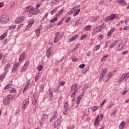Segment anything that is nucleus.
Instances as JSON below:
<instances>
[{"label": "nucleus", "instance_id": "f257e3e1", "mask_svg": "<svg viewBox=\"0 0 129 129\" xmlns=\"http://www.w3.org/2000/svg\"><path fill=\"white\" fill-rule=\"evenodd\" d=\"M24 11L25 12H29L30 15H38L40 13V10L37 8H33L31 6L24 9Z\"/></svg>", "mask_w": 129, "mask_h": 129}, {"label": "nucleus", "instance_id": "f03ea898", "mask_svg": "<svg viewBox=\"0 0 129 129\" xmlns=\"http://www.w3.org/2000/svg\"><path fill=\"white\" fill-rule=\"evenodd\" d=\"M10 20V17L6 14L3 15L0 18V22L2 25H6Z\"/></svg>", "mask_w": 129, "mask_h": 129}, {"label": "nucleus", "instance_id": "7ed1b4c3", "mask_svg": "<svg viewBox=\"0 0 129 129\" xmlns=\"http://www.w3.org/2000/svg\"><path fill=\"white\" fill-rule=\"evenodd\" d=\"M129 78V73H125L122 75V76L118 79L117 83H120L121 81H123L125 79V78Z\"/></svg>", "mask_w": 129, "mask_h": 129}, {"label": "nucleus", "instance_id": "20e7f679", "mask_svg": "<svg viewBox=\"0 0 129 129\" xmlns=\"http://www.w3.org/2000/svg\"><path fill=\"white\" fill-rule=\"evenodd\" d=\"M104 25L102 24L100 26L96 27L93 30V35H96L97 33H99L100 31H101L102 29H103Z\"/></svg>", "mask_w": 129, "mask_h": 129}, {"label": "nucleus", "instance_id": "39448f33", "mask_svg": "<svg viewBox=\"0 0 129 129\" xmlns=\"http://www.w3.org/2000/svg\"><path fill=\"white\" fill-rule=\"evenodd\" d=\"M106 73H107V68H105L102 70L101 73V75L99 77V81H101L103 78H104V76L106 75Z\"/></svg>", "mask_w": 129, "mask_h": 129}, {"label": "nucleus", "instance_id": "423d86ee", "mask_svg": "<svg viewBox=\"0 0 129 129\" xmlns=\"http://www.w3.org/2000/svg\"><path fill=\"white\" fill-rule=\"evenodd\" d=\"M114 18H115V15L112 14V15H110L109 16L106 17L104 19V21H105V22H109V21H112V20H113V19H114Z\"/></svg>", "mask_w": 129, "mask_h": 129}, {"label": "nucleus", "instance_id": "0eeeda50", "mask_svg": "<svg viewBox=\"0 0 129 129\" xmlns=\"http://www.w3.org/2000/svg\"><path fill=\"white\" fill-rule=\"evenodd\" d=\"M111 77H112V73H109L108 74L107 76L103 79V81L104 82H107Z\"/></svg>", "mask_w": 129, "mask_h": 129}, {"label": "nucleus", "instance_id": "6e6552de", "mask_svg": "<svg viewBox=\"0 0 129 129\" xmlns=\"http://www.w3.org/2000/svg\"><path fill=\"white\" fill-rule=\"evenodd\" d=\"M33 24H34V19H30L29 22H28V25H27V27H26V30L28 31V30H30V28L33 25Z\"/></svg>", "mask_w": 129, "mask_h": 129}, {"label": "nucleus", "instance_id": "1a4fd4ad", "mask_svg": "<svg viewBox=\"0 0 129 129\" xmlns=\"http://www.w3.org/2000/svg\"><path fill=\"white\" fill-rule=\"evenodd\" d=\"M116 3L119 5H121V6H126L127 5L126 2L124 0H116Z\"/></svg>", "mask_w": 129, "mask_h": 129}, {"label": "nucleus", "instance_id": "9d476101", "mask_svg": "<svg viewBox=\"0 0 129 129\" xmlns=\"http://www.w3.org/2000/svg\"><path fill=\"white\" fill-rule=\"evenodd\" d=\"M25 20V17L21 16V17L17 19L15 22L16 24H20V23H22V21H23Z\"/></svg>", "mask_w": 129, "mask_h": 129}, {"label": "nucleus", "instance_id": "9b49d317", "mask_svg": "<svg viewBox=\"0 0 129 129\" xmlns=\"http://www.w3.org/2000/svg\"><path fill=\"white\" fill-rule=\"evenodd\" d=\"M59 36V32H56L54 34V40L53 41V42L54 43H58V41H59V38L58 37Z\"/></svg>", "mask_w": 129, "mask_h": 129}, {"label": "nucleus", "instance_id": "f8f14e48", "mask_svg": "<svg viewBox=\"0 0 129 129\" xmlns=\"http://www.w3.org/2000/svg\"><path fill=\"white\" fill-rule=\"evenodd\" d=\"M126 43V41L125 40H122L118 45V47H120V49H122V48L125 46Z\"/></svg>", "mask_w": 129, "mask_h": 129}, {"label": "nucleus", "instance_id": "ddd939ff", "mask_svg": "<svg viewBox=\"0 0 129 129\" xmlns=\"http://www.w3.org/2000/svg\"><path fill=\"white\" fill-rule=\"evenodd\" d=\"M114 31H115V28L114 27L112 28L110 30L108 31L107 35V37H110L111 36V34H112Z\"/></svg>", "mask_w": 129, "mask_h": 129}, {"label": "nucleus", "instance_id": "4468645a", "mask_svg": "<svg viewBox=\"0 0 129 129\" xmlns=\"http://www.w3.org/2000/svg\"><path fill=\"white\" fill-rule=\"evenodd\" d=\"M99 115H97L96 118L95 119L94 121V125H98L99 124Z\"/></svg>", "mask_w": 129, "mask_h": 129}, {"label": "nucleus", "instance_id": "2eb2a0df", "mask_svg": "<svg viewBox=\"0 0 129 129\" xmlns=\"http://www.w3.org/2000/svg\"><path fill=\"white\" fill-rule=\"evenodd\" d=\"M79 35L78 34H76L75 36H73L72 38L69 39V42L70 43L71 42H73V41L76 40L77 38H78Z\"/></svg>", "mask_w": 129, "mask_h": 129}, {"label": "nucleus", "instance_id": "dca6fc26", "mask_svg": "<svg viewBox=\"0 0 129 129\" xmlns=\"http://www.w3.org/2000/svg\"><path fill=\"white\" fill-rule=\"evenodd\" d=\"M79 6H75L73 9H71V10L68 13L69 15H72L73 14V12H75L76 11V9L78 8H79Z\"/></svg>", "mask_w": 129, "mask_h": 129}, {"label": "nucleus", "instance_id": "f3484780", "mask_svg": "<svg viewBox=\"0 0 129 129\" xmlns=\"http://www.w3.org/2000/svg\"><path fill=\"white\" fill-rule=\"evenodd\" d=\"M98 18H99V16H94L91 18V22L92 23H95L97 20H98Z\"/></svg>", "mask_w": 129, "mask_h": 129}, {"label": "nucleus", "instance_id": "a211bd4d", "mask_svg": "<svg viewBox=\"0 0 129 129\" xmlns=\"http://www.w3.org/2000/svg\"><path fill=\"white\" fill-rule=\"evenodd\" d=\"M30 81H28L27 83H26L25 87H24L23 89V92H26V91L29 88V86L30 85Z\"/></svg>", "mask_w": 129, "mask_h": 129}, {"label": "nucleus", "instance_id": "6ab92c4d", "mask_svg": "<svg viewBox=\"0 0 129 129\" xmlns=\"http://www.w3.org/2000/svg\"><path fill=\"white\" fill-rule=\"evenodd\" d=\"M125 125V123H124V121L123 120L120 123V124L119 125V129H123V128H124Z\"/></svg>", "mask_w": 129, "mask_h": 129}, {"label": "nucleus", "instance_id": "aec40b11", "mask_svg": "<svg viewBox=\"0 0 129 129\" xmlns=\"http://www.w3.org/2000/svg\"><path fill=\"white\" fill-rule=\"evenodd\" d=\"M23 106L25 107V106H27L28 104H29V98L26 99L23 101Z\"/></svg>", "mask_w": 129, "mask_h": 129}, {"label": "nucleus", "instance_id": "412c9836", "mask_svg": "<svg viewBox=\"0 0 129 129\" xmlns=\"http://www.w3.org/2000/svg\"><path fill=\"white\" fill-rule=\"evenodd\" d=\"M47 118H48V115L46 114H43L42 115L41 119L44 121H45V120H47Z\"/></svg>", "mask_w": 129, "mask_h": 129}, {"label": "nucleus", "instance_id": "4be33fe9", "mask_svg": "<svg viewBox=\"0 0 129 129\" xmlns=\"http://www.w3.org/2000/svg\"><path fill=\"white\" fill-rule=\"evenodd\" d=\"M9 91L10 93H15V92L17 91V90L13 87H11L9 89Z\"/></svg>", "mask_w": 129, "mask_h": 129}, {"label": "nucleus", "instance_id": "5701e85b", "mask_svg": "<svg viewBox=\"0 0 129 129\" xmlns=\"http://www.w3.org/2000/svg\"><path fill=\"white\" fill-rule=\"evenodd\" d=\"M46 55L47 58H50V57H51V50H50V48L46 51Z\"/></svg>", "mask_w": 129, "mask_h": 129}, {"label": "nucleus", "instance_id": "b1692460", "mask_svg": "<svg viewBox=\"0 0 129 129\" xmlns=\"http://www.w3.org/2000/svg\"><path fill=\"white\" fill-rule=\"evenodd\" d=\"M24 58H25V53H22L19 57V61L22 62L24 59Z\"/></svg>", "mask_w": 129, "mask_h": 129}, {"label": "nucleus", "instance_id": "393cba45", "mask_svg": "<svg viewBox=\"0 0 129 129\" xmlns=\"http://www.w3.org/2000/svg\"><path fill=\"white\" fill-rule=\"evenodd\" d=\"M10 101H9L8 99L6 98L5 99H4L3 100V103L5 105H8L9 104Z\"/></svg>", "mask_w": 129, "mask_h": 129}, {"label": "nucleus", "instance_id": "a878e982", "mask_svg": "<svg viewBox=\"0 0 129 129\" xmlns=\"http://www.w3.org/2000/svg\"><path fill=\"white\" fill-rule=\"evenodd\" d=\"M78 86V85H77V84H74L71 87V90L72 91H74V90H75V89H76V88H77V87Z\"/></svg>", "mask_w": 129, "mask_h": 129}, {"label": "nucleus", "instance_id": "bb28decb", "mask_svg": "<svg viewBox=\"0 0 129 129\" xmlns=\"http://www.w3.org/2000/svg\"><path fill=\"white\" fill-rule=\"evenodd\" d=\"M59 124H60V120H57L54 122L53 125L54 127H58V126H59Z\"/></svg>", "mask_w": 129, "mask_h": 129}, {"label": "nucleus", "instance_id": "cd10ccee", "mask_svg": "<svg viewBox=\"0 0 129 129\" xmlns=\"http://www.w3.org/2000/svg\"><path fill=\"white\" fill-rule=\"evenodd\" d=\"M7 35H8V33L5 32L0 37V40H4L6 37H7Z\"/></svg>", "mask_w": 129, "mask_h": 129}, {"label": "nucleus", "instance_id": "c85d7f7f", "mask_svg": "<svg viewBox=\"0 0 129 129\" xmlns=\"http://www.w3.org/2000/svg\"><path fill=\"white\" fill-rule=\"evenodd\" d=\"M91 109H92V111H93V112H94V111H96L97 109H98V106H94L92 107Z\"/></svg>", "mask_w": 129, "mask_h": 129}, {"label": "nucleus", "instance_id": "c756f323", "mask_svg": "<svg viewBox=\"0 0 129 129\" xmlns=\"http://www.w3.org/2000/svg\"><path fill=\"white\" fill-rule=\"evenodd\" d=\"M79 13H80V9H78L76 12H75L74 14V17H76V16H77V15H78V14H79Z\"/></svg>", "mask_w": 129, "mask_h": 129}, {"label": "nucleus", "instance_id": "7c9ffc66", "mask_svg": "<svg viewBox=\"0 0 129 129\" xmlns=\"http://www.w3.org/2000/svg\"><path fill=\"white\" fill-rule=\"evenodd\" d=\"M91 28H92V26L91 25H88L85 27V31H89V30H90Z\"/></svg>", "mask_w": 129, "mask_h": 129}, {"label": "nucleus", "instance_id": "2f4dec72", "mask_svg": "<svg viewBox=\"0 0 129 129\" xmlns=\"http://www.w3.org/2000/svg\"><path fill=\"white\" fill-rule=\"evenodd\" d=\"M11 86H12V84H8L5 87L4 89L5 90H6V89H10V88H11Z\"/></svg>", "mask_w": 129, "mask_h": 129}, {"label": "nucleus", "instance_id": "473e14b6", "mask_svg": "<svg viewBox=\"0 0 129 129\" xmlns=\"http://www.w3.org/2000/svg\"><path fill=\"white\" fill-rule=\"evenodd\" d=\"M63 11H64V10H63V9H61L59 12H58L56 14V17H59V16H60V15H61V14H62V13H63Z\"/></svg>", "mask_w": 129, "mask_h": 129}, {"label": "nucleus", "instance_id": "72a5a7b5", "mask_svg": "<svg viewBox=\"0 0 129 129\" xmlns=\"http://www.w3.org/2000/svg\"><path fill=\"white\" fill-rule=\"evenodd\" d=\"M115 45H116V42H113L112 44H111L109 46V49H110L111 48H113V47H114L115 46Z\"/></svg>", "mask_w": 129, "mask_h": 129}, {"label": "nucleus", "instance_id": "f704fd0d", "mask_svg": "<svg viewBox=\"0 0 129 129\" xmlns=\"http://www.w3.org/2000/svg\"><path fill=\"white\" fill-rule=\"evenodd\" d=\"M107 57H108V54H106L105 55H104L103 56V57L101 58V61H102V62H103V61H105L106 60V58H107Z\"/></svg>", "mask_w": 129, "mask_h": 129}, {"label": "nucleus", "instance_id": "c9c22d12", "mask_svg": "<svg viewBox=\"0 0 129 129\" xmlns=\"http://www.w3.org/2000/svg\"><path fill=\"white\" fill-rule=\"evenodd\" d=\"M6 75H7V73H5L3 74L2 76H0V80H4V78H5Z\"/></svg>", "mask_w": 129, "mask_h": 129}, {"label": "nucleus", "instance_id": "e433bc0d", "mask_svg": "<svg viewBox=\"0 0 129 129\" xmlns=\"http://www.w3.org/2000/svg\"><path fill=\"white\" fill-rule=\"evenodd\" d=\"M40 29H37L35 31V33L36 34V36L37 37H40Z\"/></svg>", "mask_w": 129, "mask_h": 129}, {"label": "nucleus", "instance_id": "4c0bfd02", "mask_svg": "<svg viewBox=\"0 0 129 129\" xmlns=\"http://www.w3.org/2000/svg\"><path fill=\"white\" fill-rule=\"evenodd\" d=\"M17 70H18V68H16V67H13L12 68V72L13 73H15L17 72Z\"/></svg>", "mask_w": 129, "mask_h": 129}, {"label": "nucleus", "instance_id": "58836bf2", "mask_svg": "<svg viewBox=\"0 0 129 129\" xmlns=\"http://www.w3.org/2000/svg\"><path fill=\"white\" fill-rule=\"evenodd\" d=\"M77 93V90H75L71 94V97H74L75 96V94Z\"/></svg>", "mask_w": 129, "mask_h": 129}, {"label": "nucleus", "instance_id": "ea45409f", "mask_svg": "<svg viewBox=\"0 0 129 129\" xmlns=\"http://www.w3.org/2000/svg\"><path fill=\"white\" fill-rule=\"evenodd\" d=\"M99 48H100V45H96L95 46L94 50V51H98V50H99Z\"/></svg>", "mask_w": 129, "mask_h": 129}, {"label": "nucleus", "instance_id": "a19ab883", "mask_svg": "<svg viewBox=\"0 0 129 129\" xmlns=\"http://www.w3.org/2000/svg\"><path fill=\"white\" fill-rule=\"evenodd\" d=\"M27 70V68L26 67H22L21 69V72H24V71H26Z\"/></svg>", "mask_w": 129, "mask_h": 129}, {"label": "nucleus", "instance_id": "79ce46f5", "mask_svg": "<svg viewBox=\"0 0 129 129\" xmlns=\"http://www.w3.org/2000/svg\"><path fill=\"white\" fill-rule=\"evenodd\" d=\"M13 97H14V95L12 94H9L7 96L6 98L9 100V99H11V98H13Z\"/></svg>", "mask_w": 129, "mask_h": 129}, {"label": "nucleus", "instance_id": "37998d69", "mask_svg": "<svg viewBox=\"0 0 129 129\" xmlns=\"http://www.w3.org/2000/svg\"><path fill=\"white\" fill-rule=\"evenodd\" d=\"M32 103L33 105H37V101L36 100V99H32Z\"/></svg>", "mask_w": 129, "mask_h": 129}, {"label": "nucleus", "instance_id": "c03bdc74", "mask_svg": "<svg viewBox=\"0 0 129 129\" xmlns=\"http://www.w3.org/2000/svg\"><path fill=\"white\" fill-rule=\"evenodd\" d=\"M29 123L30 124H33L34 123V119L30 118L29 119Z\"/></svg>", "mask_w": 129, "mask_h": 129}, {"label": "nucleus", "instance_id": "a18cd8bd", "mask_svg": "<svg viewBox=\"0 0 129 129\" xmlns=\"http://www.w3.org/2000/svg\"><path fill=\"white\" fill-rule=\"evenodd\" d=\"M29 64H30V61L29 60H26L24 64V66L27 67V66H29Z\"/></svg>", "mask_w": 129, "mask_h": 129}, {"label": "nucleus", "instance_id": "49530a36", "mask_svg": "<svg viewBox=\"0 0 129 129\" xmlns=\"http://www.w3.org/2000/svg\"><path fill=\"white\" fill-rule=\"evenodd\" d=\"M83 21V18H81L79 20L77 21V24H81V23Z\"/></svg>", "mask_w": 129, "mask_h": 129}, {"label": "nucleus", "instance_id": "de8ad7c7", "mask_svg": "<svg viewBox=\"0 0 129 129\" xmlns=\"http://www.w3.org/2000/svg\"><path fill=\"white\" fill-rule=\"evenodd\" d=\"M127 92H128V90H124L122 91L121 95H125V94H126V93H127Z\"/></svg>", "mask_w": 129, "mask_h": 129}, {"label": "nucleus", "instance_id": "09e8293b", "mask_svg": "<svg viewBox=\"0 0 129 129\" xmlns=\"http://www.w3.org/2000/svg\"><path fill=\"white\" fill-rule=\"evenodd\" d=\"M81 98L78 97L77 98V104H79L80 103V100H81Z\"/></svg>", "mask_w": 129, "mask_h": 129}, {"label": "nucleus", "instance_id": "8fccbe9b", "mask_svg": "<svg viewBox=\"0 0 129 129\" xmlns=\"http://www.w3.org/2000/svg\"><path fill=\"white\" fill-rule=\"evenodd\" d=\"M57 4V2L55 0H52L51 4V7H53V6H54V5H56Z\"/></svg>", "mask_w": 129, "mask_h": 129}, {"label": "nucleus", "instance_id": "3c124183", "mask_svg": "<svg viewBox=\"0 0 129 129\" xmlns=\"http://www.w3.org/2000/svg\"><path fill=\"white\" fill-rule=\"evenodd\" d=\"M87 37V35L84 34L81 37V40H84Z\"/></svg>", "mask_w": 129, "mask_h": 129}, {"label": "nucleus", "instance_id": "603ef678", "mask_svg": "<svg viewBox=\"0 0 129 129\" xmlns=\"http://www.w3.org/2000/svg\"><path fill=\"white\" fill-rule=\"evenodd\" d=\"M72 61H73V62H76V61H78V58H76L75 57H73Z\"/></svg>", "mask_w": 129, "mask_h": 129}, {"label": "nucleus", "instance_id": "864d4df0", "mask_svg": "<svg viewBox=\"0 0 129 129\" xmlns=\"http://www.w3.org/2000/svg\"><path fill=\"white\" fill-rule=\"evenodd\" d=\"M106 102V100H104V101L102 102V103L100 105V107L101 108L104 105V103Z\"/></svg>", "mask_w": 129, "mask_h": 129}, {"label": "nucleus", "instance_id": "5fc2aeb1", "mask_svg": "<svg viewBox=\"0 0 129 129\" xmlns=\"http://www.w3.org/2000/svg\"><path fill=\"white\" fill-rule=\"evenodd\" d=\"M113 103H110L109 105H108V108L109 109V108H111L112 106H113Z\"/></svg>", "mask_w": 129, "mask_h": 129}, {"label": "nucleus", "instance_id": "6e6d98bb", "mask_svg": "<svg viewBox=\"0 0 129 129\" xmlns=\"http://www.w3.org/2000/svg\"><path fill=\"white\" fill-rule=\"evenodd\" d=\"M84 95V92H83L82 93H81L80 95H79V96H78V97H79L80 98H82V97H83Z\"/></svg>", "mask_w": 129, "mask_h": 129}, {"label": "nucleus", "instance_id": "4d7b16f0", "mask_svg": "<svg viewBox=\"0 0 129 129\" xmlns=\"http://www.w3.org/2000/svg\"><path fill=\"white\" fill-rule=\"evenodd\" d=\"M64 108H65V109H67V108H68V102H66L64 104Z\"/></svg>", "mask_w": 129, "mask_h": 129}, {"label": "nucleus", "instance_id": "13d9d810", "mask_svg": "<svg viewBox=\"0 0 129 129\" xmlns=\"http://www.w3.org/2000/svg\"><path fill=\"white\" fill-rule=\"evenodd\" d=\"M85 67V64L83 63L79 66V68H81V69H83Z\"/></svg>", "mask_w": 129, "mask_h": 129}, {"label": "nucleus", "instance_id": "bf43d9fd", "mask_svg": "<svg viewBox=\"0 0 129 129\" xmlns=\"http://www.w3.org/2000/svg\"><path fill=\"white\" fill-rule=\"evenodd\" d=\"M58 20L57 18H54L50 20L51 23H54V22H56Z\"/></svg>", "mask_w": 129, "mask_h": 129}, {"label": "nucleus", "instance_id": "052dcab7", "mask_svg": "<svg viewBox=\"0 0 129 129\" xmlns=\"http://www.w3.org/2000/svg\"><path fill=\"white\" fill-rule=\"evenodd\" d=\"M10 68V63L7 64L5 66V70H8Z\"/></svg>", "mask_w": 129, "mask_h": 129}, {"label": "nucleus", "instance_id": "680f3d73", "mask_svg": "<svg viewBox=\"0 0 129 129\" xmlns=\"http://www.w3.org/2000/svg\"><path fill=\"white\" fill-rule=\"evenodd\" d=\"M104 4V0H101L99 2V5H100L101 6H102Z\"/></svg>", "mask_w": 129, "mask_h": 129}, {"label": "nucleus", "instance_id": "e2e57ef3", "mask_svg": "<svg viewBox=\"0 0 129 129\" xmlns=\"http://www.w3.org/2000/svg\"><path fill=\"white\" fill-rule=\"evenodd\" d=\"M59 84L60 86H63L65 85V82L61 81L60 82Z\"/></svg>", "mask_w": 129, "mask_h": 129}, {"label": "nucleus", "instance_id": "0e129e2a", "mask_svg": "<svg viewBox=\"0 0 129 129\" xmlns=\"http://www.w3.org/2000/svg\"><path fill=\"white\" fill-rule=\"evenodd\" d=\"M20 66V63L19 62H16L15 64L14 67H16V68H18Z\"/></svg>", "mask_w": 129, "mask_h": 129}, {"label": "nucleus", "instance_id": "69168bd1", "mask_svg": "<svg viewBox=\"0 0 129 129\" xmlns=\"http://www.w3.org/2000/svg\"><path fill=\"white\" fill-rule=\"evenodd\" d=\"M37 69H38V71H41V70H42V69H43V66H39L37 68Z\"/></svg>", "mask_w": 129, "mask_h": 129}, {"label": "nucleus", "instance_id": "338daca9", "mask_svg": "<svg viewBox=\"0 0 129 129\" xmlns=\"http://www.w3.org/2000/svg\"><path fill=\"white\" fill-rule=\"evenodd\" d=\"M16 25H13V26H10V27H9V29L10 30H14V29H16Z\"/></svg>", "mask_w": 129, "mask_h": 129}, {"label": "nucleus", "instance_id": "774afa93", "mask_svg": "<svg viewBox=\"0 0 129 129\" xmlns=\"http://www.w3.org/2000/svg\"><path fill=\"white\" fill-rule=\"evenodd\" d=\"M127 53H128V51H127V50L123 51L122 52V55H126V54H127Z\"/></svg>", "mask_w": 129, "mask_h": 129}]
</instances>
